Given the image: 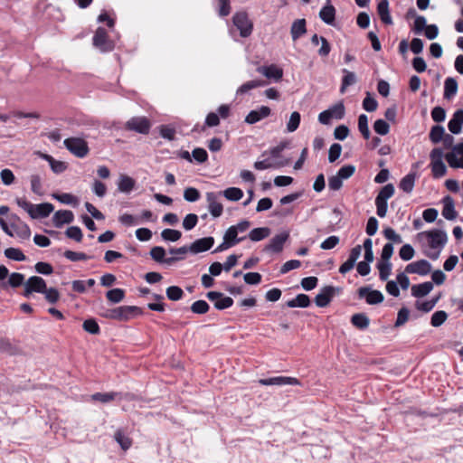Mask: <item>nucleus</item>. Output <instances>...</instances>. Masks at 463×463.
I'll list each match as a JSON object with an SVG mask.
<instances>
[{
	"label": "nucleus",
	"mask_w": 463,
	"mask_h": 463,
	"mask_svg": "<svg viewBox=\"0 0 463 463\" xmlns=\"http://www.w3.org/2000/svg\"><path fill=\"white\" fill-rule=\"evenodd\" d=\"M114 439L123 450H128L132 445L131 439L127 436L121 430H118L115 432Z\"/></svg>",
	"instance_id": "58836bf2"
},
{
	"label": "nucleus",
	"mask_w": 463,
	"mask_h": 463,
	"mask_svg": "<svg viewBox=\"0 0 463 463\" xmlns=\"http://www.w3.org/2000/svg\"><path fill=\"white\" fill-rule=\"evenodd\" d=\"M52 198L59 201L60 203L63 204H69V205H77L78 204V198L74 196L71 194L68 193H62V194H52Z\"/></svg>",
	"instance_id": "ea45409f"
},
{
	"label": "nucleus",
	"mask_w": 463,
	"mask_h": 463,
	"mask_svg": "<svg viewBox=\"0 0 463 463\" xmlns=\"http://www.w3.org/2000/svg\"><path fill=\"white\" fill-rule=\"evenodd\" d=\"M32 289L36 293L45 292L46 282L45 280L38 276H32L26 281Z\"/></svg>",
	"instance_id": "c9c22d12"
},
{
	"label": "nucleus",
	"mask_w": 463,
	"mask_h": 463,
	"mask_svg": "<svg viewBox=\"0 0 463 463\" xmlns=\"http://www.w3.org/2000/svg\"><path fill=\"white\" fill-rule=\"evenodd\" d=\"M433 289V283L426 281L416 284L411 287V295L415 298H422L427 296Z\"/></svg>",
	"instance_id": "393cba45"
},
{
	"label": "nucleus",
	"mask_w": 463,
	"mask_h": 463,
	"mask_svg": "<svg viewBox=\"0 0 463 463\" xmlns=\"http://www.w3.org/2000/svg\"><path fill=\"white\" fill-rule=\"evenodd\" d=\"M358 297L365 298L369 305H377L383 301L384 298L383 293L377 289H372L370 287H362L358 289Z\"/></svg>",
	"instance_id": "9d476101"
},
{
	"label": "nucleus",
	"mask_w": 463,
	"mask_h": 463,
	"mask_svg": "<svg viewBox=\"0 0 463 463\" xmlns=\"http://www.w3.org/2000/svg\"><path fill=\"white\" fill-rule=\"evenodd\" d=\"M289 238V232L284 231L271 238L269 242L264 247L263 251L271 253H280L283 250L285 242Z\"/></svg>",
	"instance_id": "0eeeda50"
},
{
	"label": "nucleus",
	"mask_w": 463,
	"mask_h": 463,
	"mask_svg": "<svg viewBox=\"0 0 463 463\" xmlns=\"http://www.w3.org/2000/svg\"><path fill=\"white\" fill-rule=\"evenodd\" d=\"M223 196L232 202H237L243 197V192L238 187H229L222 192Z\"/></svg>",
	"instance_id": "79ce46f5"
},
{
	"label": "nucleus",
	"mask_w": 463,
	"mask_h": 463,
	"mask_svg": "<svg viewBox=\"0 0 463 463\" xmlns=\"http://www.w3.org/2000/svg\"><path fill=\"white\" fill-rule=\"evenodd\" d=\"M445 129L440 125H435L430 128L429 137L433 144H438L444 137Z\"/></svg>",
	"instance_id": "a18cd8bd"
},
{
	"label": "nucleus",
	"mask_w": 463,
	"mask_h": 463,
	"mask_svg": "<svg viewBox=\"0 0 463 463\" xmlns=\"http://www.w3.org/2000/svg\"><path fill=\"white\" fill-rule=\"evenodd\" d=\"M119 222L126 226H134L141 223V220L138 216L132 214L124 213L119 217Z\"/></svg>",
	"instance_id": "0e129e2a"
},
{
	"label": "nucleus",
	"mask_w": 463,
	"mask_h": 463,
	"mask_svg": "<svg viewBox=\"0 0 463 463\" xmlns=\"http://www.w3.org/2000/svg\"><path fill=\"white\" fill-rule=\"evenodd\" d=\"M150 128V121L146 117H133L125 123V129L143 135L148 134Z\"/></svg>",
	"instance_id": "39448f33"
},
{
	"label": "nucleus",
	"mask_w": 463,
	"mask_h": 463,
	"mask_svg": "<svg viewBox=\"0 0 463 463\" xmlns=\"http://www.w3.org/2000/svg\"><path fill=\"white\" fill-rule=\"evenodd\" d=\"M197 222V215L194 213H188L183 221V227L185 231H191L196 226Z\"/></svg>",
	"instance_id": "774afa93"
},
{
	"label": "nucleus",
	"mask_w": 463,
	"mask_h": 463,
	"mask_svg": "<svg viewBox=\"0 0 463 463\" xmlns=\"http://www.w3.org/2000/svg\"><path fill=\"white\" fill-rule=\"evenodd\" d=\"M326 110L329 111L331 117L335 119H342L345 116V106L342 102L335 104Z\"/></svg>",
	"instance_id": "bf43d9fd"
},
{
	"label": "nucleus",
	"mask_w": 463,
	"mask_h": 463,
	"mask_svg": "<svg viewBox=\"0 0 463 463\" xmlns=\"http://www.w3.org/2000/svg\"><path fill=\"white\" fill-rule=\"evenodd\" d=\"M29 179L31 184V191L36 195H43L44 191L43 188V181L41 175L38 174H33L30 175Z\"/></svg>",
	"instance_id": "f704fd0d"
},
{
	"label": "nucleus",
	"mask_w": 463,
	"mask_h": 463,
	"mask_svg": "<svg viewBox=\"0 0 463 463\" xmlns=\"http://www.w3.org/2000/svg\"><path fill=\"white\" fill-rule=\"evenodd\" d=\"M425 235L428 239V244L431 249L441 250L448 241L447 233L442 230L433 229L427 231Z\"/></svg>",
	"instance_id": "423d86ee"
},
{
	"label": "nucleus",
	"mask_w": 463,
	"mask_h": 463,
	"mask_svg": "<svg viewBox=\"0 0 463 463\" xmlns=\"http://www.w3.org/2000/svg\"><path fill=\"white\" fill-rule=\"evenodd\" d=\"M63 255L67 260L71 261L87 260L91 259V256H89L84 252H76L70 250H65Z\"/></svg>",
	"instance_id": "4d7b16f0"
},
{
	"label": "nucleus",
	"mask_w": 463,
	"mask_h": 463,
	"mask_svg": "<svg viewBox=\"0 0 463 463\" xmlns=\"http://www.w3.org/2000/svg\"><path fill=\"white\" fill-rule=\"evenodd\" d=\"M377 14L381 19V21L387 25H391L393 24L392 18L391 16L390 8H389V1L388 0H381L377 5Z\"/></svg>",
	"instance_id": "412c9836"
},
{
	"label": "nucleus",
	"mask_w": 463,
	"mask_h": 463,
	"mask_svg": "<svg viewBox=\"0 0 463 463\" xmlns=\"http://www.w3.org/2000/svg\"><path fill=\"white\" fill-rule=\"evenodd\" d=\"M307 32L306 20L298 19L293 22L290 29V33L293 41L298 40L304 35Z\"/></svg>",
	"instance_id": "bb28decb"
},
{
	"label": "nucleus",
	"mask_w": 463,
	"mask_h": 463,
	"mask_svg": "<svg viewBox=\"0 0 463 463\" xmlns=\"http://www.w3.org/2000/svg\"><path fill=\"white\" fill-rule=\"evenodd\" d=\"M462 125H463V109H458L453 113L452 118L449 121L448 128L452 134L458 135L462 130Z\"/></svg>",
	"instance_id": "aec40b11"
},
{
	"label": "nucleus",
	"mask_w": 463,
	"mask_h": 463,
	"mask_svg": "<svg viewBox=\"0 0 463 463\" xmlns=\"http://www.w3.org/2000/svg\"><path fill=\"white\" fill-rule=\"evenodd\" d=\"M444 155L439 147H435L430 154L431 172L435 178H440L447 173V167L442 160Z\"/></svg>",
	"instance_id": "f03ea898"
},
{
	"label": "nucleus",
	"mask_w": 463,
	"mask_h": 463,
	"mask_svg": "<svg viewBox=\"0 0 463 463\" xmlns=\"http://www.w3.org/2000/svg\"><path fill=\"white\" fill-rule=\"evenodd\" d=\"M92 40L93 45L101 52H109L114 48L113 43L109 41L107 31L103 27H98Z\"/></svg>",
	"instance_id": "6e6552de"
},
{
	"label": "nucleus",
	"mask_w": 463,
	"mask_h": 463,
	"mask_svg": "<svg viewBox=\"0 0 463 463\" xmlns=\"http://www.w3.org/2000/svg\"><path fill=\"white\" fill-rule=\"evenodd\" d=\"M443 203H444L443 209H442L443 217L449 221L455 220L457 217V212L455 210L453 199L450 196L447 195L443 199Z\"/></svg>",
	"instance_id": "b1692460"
},
{
	"label": "nucleus",
	"mask_w": 463,
	"mask_h": 463,
	"mask_svg": "<svg viewBox=\"0 0 463 463\" xmlns=\"http://www.w3.org/2000/svg\"><path fill=\"white\" fill-rule=\"evenodd\" d=\"M431 271V264L426 260H420L408 264L405 272L409 274H418L426 276Z\"/></svg>",
	"instance_id": "f8f14e48"
},
{
	"label": "nucleus",
	"mask_w": 463,
	"mask_h": 463,
	"mask_svg": "<svg viewBox=\"0 0 463 463\" xmlns=\"http://www.w3.org/2000/svg\"><path fill=\"white\" fill-rule=\"evenodd\" d=\"M12 229L14 231L17 237H19L21 240H28L31 236V230L30 227L24 223L21 222L19 224L12 223L11 224Z\"/></svg>",
	"instance_id": "e433bc0d"
},
{
	"label": "nucleus",
	"mask_w": 463,
	"mask_h": 463,
	"mask_svg": "<svg viewBox=\"0 0 463 463\" xmlns=\"http://www.w3.org/2000/svg\"><path fill=\"white\" fill-rule=\"evenodd\" d=\"M190 308L194 314L203 315L209 311L210 306L205 300H197L192 304Z\"/></svg>",
	"instance_id": "864d4df0"
},
{
	"label": "nucleus",
	"mask_w": 463,
	"mask_h": 463,
	"mask_svg": "<svg viewBox=\"0 0 463 463\" xmlns=\"http://www.w3.org/2000/svg\"><path fill=\"white\" fill-rule=\"evenodd\" d=\"M53 209V205L50 203L33 204L30 217L32 219L46 218L52 213Z\"/></svg>",
	"instance_id": "a211bd4d"
},
{
	"label": "nucleus",
	"mask_w": 463,
	"mask_h": 463,
	"mask_svg": "<svg viewBox=\"0 0 463 463\" xmlns=\"http://www.w3.org/2000/svg\"><path fill=\"white\" fill-rule=\"evenodd\" d=\"M214 244V238L212 236L195 240L189 245V252L198 254L209 250Z\"/></svg>",
	"instance_id": "ddd939ff"
},
{
	"label": "nucleus",
	"mask_w": 463,
	"mask_h": 463,
	"mask_svg": "<svg viewBox=\"0 0 463 463\" xmlns=\"http://www.w3.org/2000/svg\"><path fill=\"white\" fill-rule=\"evenodd\" d=\"M119 393L111 392H96L91 395V400L99 402L101 403H108L113 400H115Z\"/></svg>",
	"instance_id": "c03bdc74"
},
{
	"label": "nucleus",
	"mask_w": 463,
	"mask_h": 463,
	"mask_svg": "<svg viewBox=\"0 0 463 463\" xmlns=\"http://www.w3.org/2000/svg\"><path fill=\"white\" fill-rule=\"evenodd\" d=\"M82 327L91 335H99L100 332V327L94 318L86 319L82 324Z\"/></svg>",
	"instance_id": "5fc2aeb1"
},
{
	"label": "nucleus",
	"mask_w": 463,
	"mask_h": 463,
	"mask_svg": "<svg viewBox=\"0 0 463 463\" xmlns=\"http://www.w3.org/2000/svg\"><path fill=\"white\" fill-rule=\"evenodd\" d=\"M5 256L12 260L15 261H24L26 260V256L24 252L18 248H7L5 250Z\"/></svg>",
	"instance_id": "37998d69"
},
{
	"label": "nucleus",
	"mask_w": 463,
	"mask_h": 463,
	"mask_svg": "<svg viewBox=\"0 0 463 463\" xmlns=\"http://www.w3.org/2000/svg\"><path fill=\"white\" fill-rule=\"evenodd\" d=\"M457 80L452 77L447 78L444 81V98L449 99L457 94Z\"/></svg>",
	"instance_id": "2f4dec72"
},
{
	"label": "nucleus",
	"mask_w": 463,
	"mask_h": 463,
	"mask_svg": "<svg viewBox=\"0 0 463 463\" xmlns=\"http://www.w3.org/2000/svg\"><path fill=\"white\" fill-rule=\"evenodd\" d=\"M258 383L265 386L300 385V382L298 379L289 376H275L270 378H263L260 379Z\"/></svg>",
	"instance_id": "9b49d317"
},
{
	"label": "nucleus",
	"mask_w": 463,
	"mask_h": 463,
	"mask_svg": "<svg viewBox=\"0 0 463 463\" xmlns=\"http://www.w3.org/2000/svg\"><path fill=\"white\" fill-rule=\"evenodd\" d=\"M221 194H216L214 192L206 193V201L208 203V209L210 213L214 218H218L222 214L223 206L221 203L218 202V197Z\"/></svg>",
	"instance_id": "4468645a"
},
{
	"label": "nucleus",
	"mask_w": 463,
	"mask_h": 463,
	"mask_svg": "<svg viewBox=\"0 0 463 463\" xmlns=\"http://www.w3.org/2000/svg\"><path fill=\"white\" fill-rule=\"evenodd\" d=\"M310 305V298L306 294H298L297 297L293 299H290L287 302V306L288 307L294 308V307H307Z\"/></svg>",
	"instance_id": "c756f323"
},
{
	"label": "nucleus",
	"mask_w": 463,
	"mask_h": 463,
	"mask_svg": "<svg viewBox=\"0 0 463 463\" xmlns=\"http://www.w3.org/2000/svg\"><path fill=\"white\" fill-rule=\"evenodd\" d=\"M342 72L344 73V76L341 81L340 92L345 93L348 87L354 85L356 82V76L354 72L349 71L346 69H343Z\"/></svg>",
	"instance_id": "72a5a7b5"
},
{
	"label": "nucleus",
	"mask_w": 463,
	"mask_h": 463,
	"mask_svg": "<svg viewBox=\"0 0 463 463\" xmlns=\"http://www.w3.org/2000/svg\"><path fill=\"white\" fill-rule=\"evenodd\" d=\"M301 116L298 111L291 113L289 120L287 123V131L291 133L296 131L300 124Z\"/></svg>",
	"instance_id": "603ef678"
},
{
	"label": "nucleus",
	"mask_w": 463,
	"mask_h": 463,
	"mask_svg": "<svg viewBox=\"0 0 463 463\" xmlns=\"http://www.w3.org/2000/svg\"><path fill=\"white\" fill-rule=\"evenodd\" d=\"M265 84H266V82L264 80H249V81L243 83L242 85H241L237 89L236 95L240 96V95L246 94L250 90H254V89L259 88V87H261V86H264Z\"/></svg>",
	"instance_id": "c85d7f7f"
},
{
	"label": "nucleus",
	"mask_w": 463,
	"mask_h": 463,
	"mask_svg": "<svg viewBox=\"0 0 463 463\" xmlns=\"http://www.w3.org/2000/svg\"><path fill=\"white\" fill-rule=\"evenodd\" d=\"M414 254L415 250L411 244H404L399 251L400 258L405 261L411 260Z\"/></svg>",
	"instance_id": "680f3d73"
},
{
	"label": "nucleus",
	"mask_w": 463,
	"mask_h": 463,
	"mask_svg": "<svg viewBox=\"0 0 463 463\" xmlns=\"http://www.w3.org/2000/svg\"><path fill=\"white\" fill-rule=\"evenodd\" d=\"M108 300L113 304L121 302L125 298V291L122 288H113L106 293Z\"/></svg>",
	"instance_id": "de8ad7c7"
},
{
	"label": "nucleus",
	"mask_w": 463,
	"mask_h": 463,
	"mask_svg": "<svg viewBox=\"0 0 463 463\" xmlns=\"http://www.w3.org/2000/svg\"><path fill=\"white\" fill-rule=\"evenodd\" d=\"M288 164V161H273L271 158H265L263 160H259L254 163V168L256 170H266L269 168H280L285 166Z\"/></svg>",
	"instance_id": "4be33fe9"
},
{
	"label": "nucleus",
	"mask_w": 463,
	"mask_h": 463,
	"mask_svg": "<svg viewBox=\"0 0 463 463\" xmlns=\"http://www.w3.org/2000/svg\"><path fill=\"white\" fill-rule=\"evenodd\" d=\"M64 146L75 156L85 157L89 153L87 142L80 137H69L63 141Z\"/></svg>",
	"instance_id": "7ed1b4c3"
},
{
	"label": "nucleus",
	"mask_w": 463,
	"mask_h": 463,
	"mask_svg": "<svg viewBox=\"0 0 463 463\" xmlns=\"http://www.w3.org/2000/svg\"><path fill=\"white\" fill-rule=\"evenodd\" d=\"M234 26L240 31V35L243 38L249 37L253 29V24L249 19L246 12H238L232 17Z\"/></svg>",
	"instance_id": "20e7f679"
},
{
	"label": "nucleus",
	"mask_w": 463,
	"mask_h": 463,
	"mask_svg": "<svg viewBox=\"0 0 463 463\" xmlns=\"http://www.w3.org/2000/svg\"><path fill=\"white\" fill-rule=\"evenodd\" d=\"M379 277L382 281L387 280L392 272V263L390 261H379L377 263Z\"/></svg>",
	"instance_id": "49530a36"
},
{
	"label": "nucleus",
	"mask_w": 463,
	"mask_h": 463,
	"mask_svg": "<svg viewBox=\"0 0 463 463\" xmlns=\"http://www.w3.org/2000/svg\"><path fill=\"white\" fill-rule=\"evenodd\" d=\"M271 113V109L267 106H261L258 109L250 110L245 117L244 121L247 124L252 125L263 118L269 117Z\"/></svg>",
	"instance_id": "dca6fc26"
},
{
	"label": "nucleus",
	"mask_w": 463,
	"mask_h": 463,
	"mask_svg": "<svg viewBox=\"0 0 463 463\" xmlns=\"http://www.w3.org/2000/svg\"><path fill=\"white\" fill-rule=\"evenodd\" d=\"M165 294L168 299L177 301L183 298L184 291L178 286H170L166 288Z\"/></svg>",
	"instance_id": "3c124183"
},
{
	"label": "nucleus",
	"mask_w": 463,
	"mask_h": 463,
	"mask_svg": "<svg viewBox=\"0 0 463 463\" xmlns=\"http://www.w3.org/2000/svg\"><path fill=\"white\" fill-rule=\"evenodd\" d=\"M410 310L407 307H402L397 314V318L394 324L395 327L403 326L409 319Z\"/></svg>",
	"instance_id": "338daca9"
},
{
	"label": "nucleus",
	"mask_w": 463,
	"mask_h": 463,
	"mask_svg": "<svg viewBox=\"0 0 463 463\" xmlns=\"http://www.w3.org/2000/svg\"><path fill=\"white\" fill-rule=\"evenodd\" d=\"M246 237H238V233L236 232V230L233 229V227L230 226L224 235L223 240L227 241L228 243H231V247L235 246L239 242L245 240Z\"/></svg>",
	"instance_id": "4c0bfd02"
},
{
	"label": "nucleus",
	"mask_w": 463,
	"mask_h": 463,
	"mask_svg": "<svg viewBox=\"0 0 463 463\" xmlns=\"http://www.w3.org/2000/svg\"><path fill=\"white\" fill-rule=\"evenodd\" d=\"M270 234V229L269 227H260L251 230L248 235L251 241H260L268 238Z\"/></svg>",
	"instance_id": "473e14b6"
},
{
	"label": "nucleus",
	"mask_w": 463,
	"mask_h": 463,
	"mask_svg": "<svg viewBox=\"0 0 463 463\" xmlns=\"http://www.w3.org/2000/svg\"><path fill=\"white\" fill-rule=\"evenodd\" d=\"M358 130L364 139H369L371 132L368 127V117L365 114H361L358 117Z\"/></svg>",
	"instance_id": "a19ab883"
},
{
	"label": "nucleus",
	"mask_w": 463,
	"mask_h": 463,
	"mask_svg": "<svg viewBox=\"0 0 463 463\" xmlns=\"http://www.w3.org/2000/svg\"><path fill=\"white\" fill-rule=\"evenodd\" d=\"M351 323L358 329L364 330L370 325L369 317L364 313H357L352 316Z\"/></svg>",
	"instance_id": "7c9ffc66"
},
{
	"label": "nucleus",
	"mask_w": 463,
	"mask_h": 463,
	"mask_svg": "<svg viewBox=\"0 0 463 463\" xmlns=\"http://www.w3.org/2000/svg\"><path fill=\"white\" fill-rule=\"evenodd\" d=\"M65 234L68 238L74 240L75 241H81L83 234L80 227L78 226H71L69 227Z\"/></svg>",
	"instance_id": "e2e57ef3"
},
{
	"label": "nucleus",
	"mask_w": 463,
	"mask_h": 463,
	"mask_svg": "<svg viewBox=\"0 0 463 463\" xmlns=\"http://www.w3.org/2000/svg\"><path fill=\"white\" fill-rule=\"evenodd\" d=\"M161 237L165 241H177L182 237V232L177 230L165 229L161 232Z\"/></svg>",
	"instance_id": "09e8293b"
},
{
	"label": "nucleus",
	"mask_w": 463,
	"mask_h": 463,
	"mask_svg": "<svg viewBox=\"0 0 463 463\" xmlns=\"http://www.w3.org/2000/svg\"><path fill=\"white\" fill-rule=\"evenodd\" d=\"M319 17L325 24L329 25L334 24L335 18V7L330 4L323 6L319 12Z\"/></svg>",
	"instance_id": "a878e982"
},
{
	"label": "nucleus",
	"mask_w": 463,
	"mask_h": 463,
	"mask_svg": "<svg viewBox=\"0 0 463 463\" xmlns=\"http://www.w3.org/2000/svg\"><path fill=\"white\" fill-rule=\"evenodd\" d=\"M335 293V288L333 286H326L321 288L320 292L315 298V303L319 307H326Z\"/></svg>",
	"instance_id": "2eb2a0df"
},
{
	"label": "nucleus",
	"mask_w": 463,
	"mask_h": 463,
	"mask_svg": "<svg viewBox=\"0 0 463 463\" xmlns=\"http://www.w3.org/2000/svg\"><path fill=\"white\" fill-rule=\"evenodd\" d=\"M142 314V309L137 306H121L108 310L105 314V317L107 318L118 321H128L131 318Z\"/></svg>",
	"instance_id": "f257e3e1"
},
{
	"label": "nucleus",
	"mask_w": 463,
	"mask_h": 463,
	"mask_svg": "<svg viewBox=\"0 0 463 463\" xmlns=\"http://www.w3.org/2000/svg\"><path fill=\"white\" fill-rule=\"evenodd\" d=\"M8 285L12 288H18L24 284V275L18 272L8 274Z\"/></svg>",
	"instance_id": "13d9d810"
},
{
	"label": "nucleus",
	"mask_w": 463,
	"mask_h": 463,
	"mask_svg": "<svg viewBox=\"0 0 463 463\" xmlns=\"http://www.w3.org/2000/svg\"><path fill=\"white\" fill-rule=\"evenodd\" d=\"M73 220L74 214L70 210H59L52 217V222L56 228H61L64 224L71 223Z\"/></svg>",
	"instance_id": "6ab92c4d"
},
{
	"label": "nucleus",
	"mask_w": 463,
	"mask_h": 463,
	"mask_svg": "<svg viewBox=\"0 0 463 463\" xmlns=\"http://www.w3.org/2000/svg\"><path fill=\"white\" fill-rule=\"evenodd\" d=\"M427 25L428 24L426 18L422 15H418L414 20L412 31L415 34H420L423 32V30H425Z\"/></svg>",
	"instance_id": "69168bd1"
},
{
	"label": "nucleus",
	"mask_w": 463,
	"mask_h": 463,
	"mask_svg": "<svg viewBox=\"0 0 463 463\" xmlns=\"http://www.w3.org/2000/svg\"><path fill=\"white\" fill-rule=\"evenodd\" d=\"M448 318V314L443 310L436 311L432 314L430 325L434 327L440 326Z\"/></svg>",
	"instance_id": "6e6d98bb"
},
{
	"label": "nucleus",
	"mask_w": 463,
	"mask_h": 463,
	"mask_svg": "<svg viewBox=\"0 0 463 463\" xmlns=\"http://www.w3.org/2000/svg\"><path fill=\"white\" fill-rule=\"evenodd\" d=\"M373 130L381 136H385L390 131L389 124L383 119H377L373 123Z\"/></svg>",
	"instance_id": "052dcab7"
},
{
	"label": "nucleus",
	"mask_w": 463,
	"mask_h": 463,
	"mask_svg": "<svg viewBox=\"0 0 463 463\" xmlns=\"http://www.w3.org/2000/svg\"><path fill=\"white\" fill-rule=\"evenodd\" d=\"M394 194V186L392 184L384 185L376 196V200L387 202Z\"/></svg>",
	"instance_id": "8fccbe9b"
},
{
	"label": "nucleus",
	"mask_w": 463,
	"mask_h": 463,
	"mask_svg": "<svg viewBox=\"0 0 463 463\" xmlns=\"http://www.w3.org/2000/svg\"><path fill=\"white\" fill-rule=\"evenodd\" d=\"M416 180L415 173H409L404 177L402 178L399 184L400 189L407 194H411L414 188Z\"/></svg>",
	"instance_id": "cd10ccee"
},
{
	"label": "nucleus",
	"mask_w": 463,
	"mask_h": 463,
	"mask_svg": "<svg viewBox=\"0 0 463 463\" xmlns=\"http://www.w3.org/2000/svg\"><path fill=\"white\" fill-rule=\"evenodd\" d=\"M257 71L269 80L279 81L283 77V70L275 64L269 66H260L257 69Z\"/></svg>",
	"instance_id": "f3484780"
},
{
	"label": "nucleus",
	"mask_w": 463,
	"mask_h": 463,
	"mask_svg": "<svg viewBox=\"0 0 463 463\" xmlns=\"http://www.w3.org/2000/svg\"><path fill=\"white\" fill-rule=\"evenodd\" d=\"M150 257L158 263L172 265L177 261L183 260L184 257L180 256H172L169 258H165V250L161 246H155L150 250Z\"/></svg>",
	"instance_id": "1a4fd4ad"
},
{
	"label": "nucleus",
	"mask_w": 463,
	"mask_h": 463,
	"mask_svg": "<svg viewBox=\"0 0 463 463\" xmlns=\"http://www.w3.org/2000/svg\"><path fill=\"white\" fill-rule=\"evenodd\" d=\"M136 185V181L127 175H120L118 181V190L120 193L123 194H129Z\"/></svg>",
	"instance_id": "5701e85b"
}]
</instances>
